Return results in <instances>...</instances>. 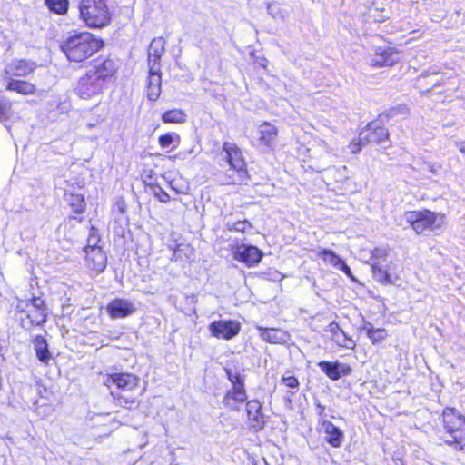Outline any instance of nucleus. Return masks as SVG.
Instances as JSON below:
<instances>
[{"label": "nucleus", "mask_w": 465, "mask_h": 465, "mask_svg": "<svg viewBox=\"0 0 465 465\" xmlns=\"http://www.w3.org/2000/svg\"><path fill=\"white\" fill-rule=\"evenodd\" d=\"M322 428L323 432L326 434V441L334 448L341 446L344 435L341 430L336 427L332 422L323 420L322 421Z\"/></svg>", "instance_id": "20"}, {"label": "nucleus", "mask_w": 465, "mask_h": 465, "mask_svg": "<svg viewBox=\"0 0 465 465\" xmlns=\"http://www.w3.org/2000/svg\"><path fill=\"white\" fill-rule=\"evenodd\" d=\"M116 71V64L112 59H97L93 62L86 72L106 86V82L114 75Z\"/></svg>", "instance_id": "7"}, {"label": "nucleus", "mask_w": 465, "mask_h": 465, "mask_svg": "<svg viewBox=\"0 0 465 465\" xmlns=\"http://www.w3.org/2000/svg\"><path fill=\"white\" fill-rule=\"evenodd\" d=\"M373 277L381 283H392L391 277L388 272V266L381 261L371 262Z\"/></svg>", "instance_id": "27"}, {"label": "nucleus", "mask_w": 465, "mask_h": 465, "mask_svg": "<svg viewBox=\"0 0 465 465\" xmlns=\"http://www.w3.org/2000/svg\"><path fill=\"white\" fill-rule=\"evenodd\" d=\"M208 329L212 336L228 341L239 334L241 323L234 320H219L211 322Z\"/></svg>", "instance_id": "6"}, {"label": "nucleus", "mask_w": 465, "mask_h": 465, "mask_svg": "<svg viewBox=\"0 0 465 465\" xmlns=\"http://www.w3.org/2000/svg\"><path fill=\"white\" fill-rule=\"evenodd\" d=\"M153 194L162 203H167L170 201L169 194L160 186H155L153 188Z\"/></svg>", "instance_id": "41"}, {"label": "nucleus", "mask_w": 465, "mask_h": 465, "mask_svg": "<svg viewBox=\"0 0 465 465\" xmlns=\"http://www.w3.org/2000/svg\"><path fill=\"white\" fill-rule=\"evenodd\" d=\"M103 41L89 32L74 33L61 43V49L71 62L80 63L103 47Z\"/></svg>", "instance_id": "1"}, {"label": "nucleus", "mask_w": 465, "mask_h": 465, "mask_svg": "<svg viewBox=\"0 0 465 465\" xmlns=\"http://www.w3.org/2000/svg\"><path fill=\"white\" fill-rule=\"evenodd\" d=\"M115 401V403L121 407H127L128 404H134L137 401V398L134 396H126L124 394L111 393Z\"/></svg>", "instance_id": "36"}, {"label": "nucleus", "mask_w": 465, "mask_h": 465, "mask_svg": "<svg viewBox=\"0 0 465 465\" xmlns=\"http://www.w3.org/2000/svg\"><path fill=\"white\" fill-rule=\"evenodd\" d=\"M326 331L331 334V340L340 347L345 349H353L355 347L354 341L350 338L335 322H331Z\"/></svg>", "instance_id": "18"}, {"label": "nucleus", "mask_w": 465, "mask_h": 465, "mask_svg": "<svg viewBox=\"0 0 465 465\" xmlns=\"http://www.w3.org/2000/svg\"><path fill=\"white\" fill-rule=\"evenodd\" d=\"M364 145H363L362 142L361 141V134H360L357 139L353 140L350 143L349 148L351 149V153H357L361 150V148Z\"/></svg>", "instance_id": "44"}, {"label": "nucleus", "mask_w": 465, "mask_h": 465, "mask_svg": "<svg viewBox=\"0 0 465 465\" xmlns=\"http://www.w3.org/2000/svg\"><path fill=\"white\" fill-rule=\"evenodd\" d=\"M367 335L372 342H378L383 341L386 338L387 333L384 329L370 328L367 331Z\"/></svg>", "instance_id": "38"}, {"label": "nucleus", "mask_w": 465, "mask_h": 465, "mask_svg": "<svg viewBox=\"0 0 465 465\" xmlns=\"http://www.w3.org/2000/svg\"><path fill=\"white\" fill-rule=\"evenodd\" d=\"M47 7L58 15H64L67 12L68 0H45Z\"/></svg>", "instance_id": "34"}, {"label": "nucleus", "mask_w": 465, "mask_h": 465, "mask_svg": "<svg viewBox=\"0 0 465 465\" xmlns=\"http://www.w3.org/2000/svg\"><path fill=\"white\" fill-rule=\"evenodd\" d=\"M225 372L232 388H244V377L239 371L226 368Z\"/></svg>", "instance_id": "35"}, {"label": "nucleus", "mask_w": 465, "mask_h": 465, "mask_svg": "<svg viewBox=\"0 0 465 465\" xmlns=\"http://www.w3.org/2000/svg\"><path fill=\"white\" fill-rule=\"evenodd\" d=\"M6 90L16 92L24 95H31L36 92V87L30 82L10 78L6 85Z\"/></svg>", "instance_id": "26"}, {"label": "nucleus", "mask_w": 465, "mask_h": 465, "mask_svg": "<svg viewBox=\"0 0 465 465\" xmlns=\"http://www.w3.org/2000/svg\"><path fill=\"white\" fill-rule=\"evenodd\" d=\"M346 170H347V168L345 166H343L341 169H335V168L331 169V170H330V172L332 173L333 174H336V173L341 174L340 181H342V178H343L342 173L346 172Z\"/></svg>", "instance_id": "48"}, {"label": "nucleus", "mask_w": 465, "mask_h": 465, "mask_svg": "<svg viewBox=\"0 0 465 465\" xmlns=\"http://www.w3.org/2000/svg\"><path fill=\"white\" fill-rule=\"evenodd\" d=\"M268 13L274 18L283 20L285 18V12L281 8L279 5L269 4L267 5Z\"/></svg>", "instance_id": "40"}, {"label": "nucleus", "mask_w": 465, "mask_h": 465, "mask_svg": "<svg viewBox=\"0 0 465 465\" xmlns=\"http://www.w3.org/2000/svg\"><path fill=\"white\" fill-rule=\"evenodd\" d=\"M162 78L160 67H150L147 83V96L151 101H156L161 94Z\"/></svg>", "instance_id": "19"}, {"label": "nucleus", "mask_w": 465, "mask_h": 465, "mask_svg": "<svg viewBox=\"0 0 465 465\" xmlns=\"http://www.w3.org/2000/svg\"><path fill=\"white\" fill-rule=\"evenodd\" d=\"M136 305L126 299H114L106 306L109 316L115 319H122L134 314L136 312Z\"/></svg>", "instance_id": "11"}, {"label": "nucleus", "mask_w": 465, "mask_h": 465, "mask_svg": "<svg viewBox=\"0 0 465 465\" xmlns=\"http://www.w3.org/2000/svg\"><path fill=\"white\" fill-rule=\"evenodd\" d=\"M170 186H171V188H172L173 191H175L177 193H186V191H187V189H188V187H187V186H181V187H179V186L177 185L176 181H174V180H173V181H171V182H170Z\"/></svg>", "instance_id": "47"}, {"label": "nucleus", "mask_w": 465, "mask_h": 465, "mask_svg": "<svg viewBox=\"0 0 465 465\" xmlns=\"http://www.w3.org/2000/svg\"><path fill=\"white\" fill-rule=\"evenodd\" d=\"M389 255V250L386 248H375L371 252V262L381 261V263H384Z\"/></svg>", "instance_id": "39"}, {"label": "nucleus", "mask_w": 465, "mask_h": 465, "mask_svg": "<svg viewBox=\"0 0 465 465\" xmlns=\"http://www.w3.org/2000/svg\"><path fill=\"white\" fill-rule=\"evenodd\" d=\"M317 256L319 258H322L325 264L331 265L335 269H338L343 261L334 252H332L331 250H328V249L318 250Z\"/></svg>", "instance_id": "30"}, {"label": "nucleus", "mask_w": 465, "mask_h": 465, "mask_svg": "<svg viewBox=\"0 0 465 465\" xmlns=\"http://www.w3.org/2000/svg\"><path fill=\"white\" fill-rule=\"evenodd\" d=\"M223 150L226 153L227 160L231 167L236 172L237 175L232 179L233 183H241L247 178V171L242 153L239 148L229 142L223 143Z\"/></svg>", "instance_id": "5"}, {"label": "nucleus", "mask_w": 465, "mask_h": 465, "mask_svg": "<svg viewBox=\"0 0 465 465\" xmlns=\"http://www.w3.org/2000/svg\"><path fill=\"white\" fill-rule=\"evenodd\" d=\"M27 318L31 325H40L46 321V308L44 300L41 298H33L30 302L25 304Z\"/></svg>", "instance_id": "15"}, {"label": "nucleus", "mask_w": 465, "mask_h": 465, "mask_svg": "<svg viewBox=\"0 0 465 465\" xmlns=\"http://www.w3.org/2000/svg\"><path fill=\"white\" fill-rule=\"evenodd\" d=\"M457 147L460 150V152L465 153V142L457 143Z\"/></svg>", "instance_id": "49"}, {"label": "nucleus", "mask_w": 465, "mask_h": 465, "mask_svg": "<svg viewBox=\"0 0 465 465\" xmlns=\"http://www.w3.org/2000/svg\"><path fill=\"white\" fill-rule=\"evenodd\" d=\"M193 153V149H191L189 151H181L178 153H176L173 156H170V159L171 160H176V159L185 160L187 158V156Z\"/></svg>", "instance_id": "45"}, {"label": "nucleus", "mask_w": 465, "mask_h": 465, "mask_svg": "<svg viewBox=\"0 0 465 465\" xmlns=\"http://www.w3.org/2000/svg\"><path fill=\"white\" fill-rule=\"evenodd\" d=\"M100 242V235L98 231L92 227L90 229L89 236L87 239V246L84 249L101 248L98 244Z\"/></svg>", "instance_id": "37"}, {"label": "nucleus", "mask_w": 465, "mask_h": 465, "mask_svg": "<svg viewBox=\"0 0 465 465\" xmlns=\"http://www.w3.org/2000/svg\"><path fill=\"white\" fill-rule=\"evenodd\" d=\"M262 404L258 401H249L246 403V411L250 420L253 421L252 426L261 429L264 423V418L261 411Z\"/></svg>", "instance_id": "25"}, {"label": "nucleus", "mask_w": 465, "mask_h": 465, "mask_svg": "<svg viewBox=\"0 0 465 465\" xmlns=\"http://www.w3.org/2000/svg\"><path fill=\"white\" fill-rule=\"evenodd\" d=\"M319 407L322 409V411H321V413H320V415H322V411H323V410H324V407H322V406H319Z\"/></svg>", "instance_id": "51"}, {"label": "nucleus", "mask_w": 465, "mask_h": 465, "mask_svg": "<svg viewBox=\"0 0 465 465\" xmlns=\"http://www.w3.org/2000/svg\"><path fill=\"white\" fill-rule=\"evenodd\" d=\"M395 465H403L402 461L401 460H395Z\"/></svg>", "instance_id": "50"}, {"label": "nucleus", "mask_w": 465, "mask_h": 465, "mask_svg": "<svg viewBox=\"0 0 465 465\" xmlns=\"http://www.w3.org/2000/svg\"><path fill=\"white\" fill-rule=\"evenodd\" d=\"M282 381L286 387L292 389L297 388L299 386V381L294 376H282Z\"/></svg>", "instance_id": "43"}, {"label": "nucleus", "mask_w": 465, "mask_h": 465, "mask_svg": "<svg viewBox=\"0 0 465 465\" xmlns=\"http://www.w3.org/2000/svg\"><path fill=\"white\" fill-rule=\"evenodd\" d=\"M164 40L162 37L153 38L148 48L149 67H160L159 61L164 53Z\"/></svg>", "instance_id": "22"}, {"label": "nucleus", "mask_w": 465, "mask_h": 465, "mask_svg": "<svg viewBox=\"0 0 465 465\" xmlns=\"http://www.w3.org/2000/svg\"><path fill=\"white\" fill-rule=\"evenodd\" d=\"M80 17L90 28H102L109 25L111 12L106 0H81Z\"/></svg>", "instance_id": "3"}, {"label": "nucleus", "mask_w": 465, "mask_h": 465, "mask_svg": "<svg viewBox=\"0 0 465 465\" xmlns=\"http://www.w3.org/2000/svg\"><path fill=\"white\" fill-rule=\"evenodd\" d=\"M86 254V265L87 267L95 272V274L101 273L104 271L107 263V257L102 248L94 249H84Z\"/></svg>", "instance_id": "16"}, {"label": "nucleus", "mask_w": 465, "mask_h": 465, "mask_svg": "<svg viewBox=\"0 0 465 465\" xmlns=\"http://www.w3.org/2000/svg\"><path fill=\"white\" fill-rule=\"evenodd\" d=\"M104 88V85L86 72L85 75L80 78L76 92L81 98L89 99L100 94Z\"/></svg>", "instance_id": "12"}, {"label": "nucleus", "mask_w": 465, "mask_h": 465, "mask_svg": "<svg viewBox=\"0 0 465 465\" xmlns=\"http://www.w3.org/2000/svg\"><path fill=\"white\" fill-rule=\"evenodd\" d=\"M402 219L411 226L418 234L426 230H438L445 225V215L430 210L409 211L403 213Z\"/></svg>", "instance_id": "4"}, {"label": "nucleus", "mask_w": 465, "mask_h": 465, "mask_svg": "<svg viewBox=\"0 0 465 465\" xmlns=\"http://www.w3.org/2000/svg\"><path fill=\"white\" fill-rule=\"evenodd\" d=\"M247 399L244 388H232L223 398L225 406L232 410H238V405L244 402Z\"/></svg>", "instance_id": "24"}, {"label": "nucleus", "mask_w": 465, "mask_h": 465, "mask_svg": "<svg viewBox=\"0 0 465 465\" xmlns=\"http://www.w3.org/2000/svg\"><path fill=\"white\" fill-rule=\"evenodd\" d=\"M67 201L74 213H81L84 211L85 201L82 194L71 193Z\"/></svg>", "instance_id": "32"}, {"label": "nucleus", "mask_w": 465, "mask_h": 465, "mask_svg": "<svg viewBox=\"0 0 465 465\" xmlns=\"http://www.w3.org/2000/svg\"><path fill=\"white\" fill-rule=\"evenodd\" d=\"M389 138V132L383 126L371 123L361 132V141L363 145L369 143H381Z\"/></svg>", "instance_id": "14"}, {"label": "nucleus", "mask_w": 465, "mask_h": 465, "mask_svg": "<svg viewBox=\"0 0 465 465\" xmlns=\"http://www.w3.org/2000/svg\"><path fill=\"white\" fill-rule=\"evenodd\" d=\"M318 366L331 380L338 381L341 376H347L351 373V368L346 363L320 361Z\"/></svg>", "instance_id": "17"}, {"label": "nucleus", "mask_w": 465, "mask_h": 465, "mask_svg": "<svg viewBox=\"0 0 465 465\" xmlns=\"http://www.w3.org/2000/svg\"><path fill=\"white\" fill-rule=\"evenodd\" d=\"M257 329L260 331V337L270 343L282 344L286 342L288 339L287 333L281 329L263 328L262 326H257Z\"/></svg>", "instance_id": "23"}, {"label": "nucleus", "mask_w": 465, "mask_h": 465, "mask_svg": "<svg viewBox=\"0 0 465 465\" xmlns=\"http://www.w3.org/2000/svg\"><path fill=\"white\" fill-rule=\"evenodd\" d=\"M13 114V103L6 97H0V121H7Z\"/></svg>", "instance_id": "33"}, {"label": "nucleus", "mask_w": 465, "mask_h": 465, "mask_svg": "<svg viewBox=\"0 0 465 465\" xmlns=\"http://www.w3.org/2000/svg\"><path fill=\"white\" fill-rule=\"evenodd\" d=\"M36 68L33 62L25 60L14 61L5 68V73L11 76L25 77L32 74Z\"/></svg>", "instance_id": "21"}, {"label": "nucleus", "mask_w": 465, "mask_h": 465, "mask_svg": "<svg viewBox=\"0 0 465 465\" xmlns=\"http://www.w3.org/2000/svg\"><path fill=\"white\" fill-rule=\"evenodd\" d=\"M250 227L251 224L247 221H238L233 223L232 225H228L229 230L241 232H246V230Z\"/></svg>", "instance_id": "42"}, {"label": "nucleus", "mask_w": 465, "mask_h": 465, "mask_svg": "<svg viewBox=\"0 0 465 465\" xmlns=\"http://www.w3.org/2000/svg\"><path fill=\"white\" fill-rule=\"evenodd\" d=\"M139 378L131 373H113L104 381V384H114L123 392H132L139 386Z\"/></svg>", "instance_id": "10"}, {"label": "nucleus", "mask_w": 465, "mask_h": 465, "mask_svg": "<svg viewBox=\"0 0 465 465\" xmlns=\"http://www.w3.org/2000/svg\"><path fill=\"white\" fill-rule=\"evenodd\" d=\"M180 142H181L180 135L174 132L166 133L163 135H160L158 138L159 145L162 148H167L171 145H173V147H176L179 145Z\"/></svg>", "instance_id": "31"}, {"label": "nucleus", "mask_w": 465, "mask_h": 465, "mask_svg": "<svg viewBox=\"0 0 465 465\" xmlns=\"http://www.w3.org/2000/svg\"><path fill=\"white\" fill-rule=\"evenodd\" d=\"M186 119L185 112L178 108L168 110L162 114V121L164 124H183Z\"/></svg>", "instance_id": "28"}, {"label": "nucleus", "mask_w": 465, "mask_h": 465, "mask_svg": "<svg viewBox=\"0 0 465 465\" xmlns=\"http://www.w3.org/2000/svg\"><path fill=\"white\" fill-rule=\"evenodd\" d=\"M262 257V252L252 245L240 244L236 245L233 250V258L248 266L259 263Z\"/></svg>", "instance_id": "13"}, {"label": "nucleus", "mask_w": 465, "mask_h": 465, "mask_svg": "<svg viewBox=\"0 0 465 465\" xmlns=\"http://www.w3.org/2000/svg\"><path fill=\"white\" fill-rule=\"evenodd\" d=\"M400 61V54L391 46L376 47L373 56L370 59L372 67L392 66Z\"/></svg>", "instance_id": "8"}, {"label": "nucleus", "mask_w": 465, "mask_h": 465, "mask_svg": "<svg viewBox=\"0 0 465 465\" xmlns=\"http://www.w3.org/2000/svg\"><path fill=\"white\" fill-rule=\"evenodd\" d=\"M278 136V128L273 124L263 122L258 126L256 143L259 147L273 150Z\"/></svg>", "instance_id": "9"}, {"label": "nucleus", "mask_w": 465, "mask_h": 465, "mask_svg": "<svg viewBox=\"0 0 465 465\" xmlns=\"http://www.w3.org/2000/svg\"><path fill=\"white\" fill-rule=\"evenodd\" d=\"M338 270L341 271L343 273H345L349 278H351L352 281H355L354 276L352 275V272L350 269V267L345 263L344 261L341 263Z\"/></svg>", "instance_id": "46"}, {"label": "nucleus", "mask_w": 465, "mask_h": 465, "mask_svg": "<svg viewBox=\"0 0 465 465\" xmlns=\"http://www.w3.org/2000/svg\"><path fill=\"white\" fill-rule=\"evenodd\" d=\"M440 439L457 450H465V418L454 408H446L441 415Z\"/></svg>", "instance_id": "2"}, {"label": "nucleus", "mask_w": 465, "mask_h": 465, "mask_svg": "<svg viewBox=\"0 0 465 465\" xmlns=\"http://www.w3.org/2000/svg\"><path fill=\"white\" fill-rule=\"evenodd\" d=\"M34 346L39 361L44 363H47L51 358V355L48 351L45 340L41 336L35 337L34 341Z\"/></svg>", "instance_id": "29"}]
</instances>
